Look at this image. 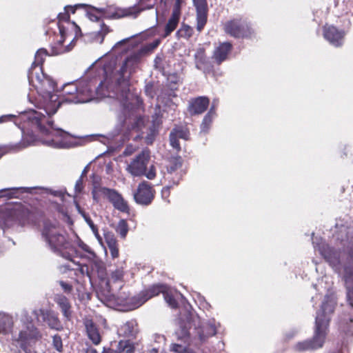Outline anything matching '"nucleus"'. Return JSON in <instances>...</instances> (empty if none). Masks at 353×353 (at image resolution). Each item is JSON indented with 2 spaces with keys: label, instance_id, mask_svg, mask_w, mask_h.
Wrapping results in <instances>:
<instances>
[{
  "label": "nucleus",
  "instance_id": "6e6d98bb",
  "mask_svg": "<svg viewBox=\"0 0 353 353\" xmlns=\"http://www.w3.org/2000/svg\"><path fill=\"white\" fill-rule=\"evenodd\" d=\"M159 42L158 41H156L155 42L150 43V45L146 46L145 47V53L147 52L150 51V50H153L154 48H155L159 45Z\"/></svg>",
  "mask_w": 353,
  "mask_h": 353
},
{
  "label": "nucleus",
  "instance_id": "a18cd8bd",
  "mask_svg": "<svg viewBox=\"0 0 353 353\" xmlns=\"http://www.w3.org/2000/svg\"><path fill=\"white\" fill-rule=\"evenodd\" d=\"M172 350L174 353H189L185 347L179 344H173Z\"/></svg>",
  "mask_w": 353,
  "mask_h": 353
},
{
  "label": "nucleus",
  "instance_id": "a211bd4d",
  "mask_svg": "<svg viewBox=\"0 0 353 353\" xmlns=\"http://www.w3.org/2000/svg\"><path fill=\"white\" fill-rule=\"evenodd\" d=\"M344 36V31L339 30L333 26L326 25L323 28L324 38L335 47H339L343 45Z\"/></svg>",
  "mask_w": 353,
  "mask_h": 353
},
{
  "label": "nucleus",
  "instance_id": "e2e57ef3",
  "mask_svg": "<svg viewBox=\"0 0 353 353\" xmlns=\"http://www.w3.org/2000/svg\"><path fill=\"white\" fill-rule=\"evenodd\" d=\"M168 191H169V188L168 187H165L163 188V194H164L165 193H168Z\"/></svg>",
  "mask_w": 353,
  "mask_h": 353
},
{
  "label": "nucleus",
  "instance_id": "5fc2aeb1",
  "mask_svg": "<svg viewBox=\"0 0 353 353\" xmlns=\"http://www.w3.org/2000/svg\"><path fill=\"white\" fill-rule=\"evenodd\" d=\"M87 15H88V18L90 19V20L92 21H97L99 18L96 14L92 13L91 12H88L87 13Z\"/></svg>",
  "mask_w": 353,
  "mask_h": 353
},
{
  "label": "nucleus",
  "instance_id": "4d7b16f0",
  "mask_svg": "<svg viewBox=\"0 0 353 353\" xmlns=\"http://www.w3.org/2000/svg\"><path fill=\"white\" fill-rule=\"evenodd\" d=\"M111 256L113 259L117 258L119 256V250L117 247L110 249Z\"/></svg>",
  "mask_w": 353,
  "mask_h": 353
},
{
  "label": "nucleus",
  "instance_id": "de8ad7c7",
  "mask_svg": "<svg viewBox=\"0 0 353 353\" xmlns=\"http://www.w3.org/2000/svg\"><path fill=\"white\" fill-rule=\"evenodd\" d=\"M59 284L65 293L69 294L72 291V286L70 284L62 281H59Z\"/></svg>",
  "mask_w": 353,
  "mask_h": 353
},
{
  "label": "nucleus",
  "instance_id": "423d86ee",
  "mask_svg": "<svg viewBox=\"0 0 353 353\" xmlns=\"http://www.w3.org/2000/svg\"><path fill=\"white\" fill-rule=\"evenodd\" d=\"M163 293L164 299L168 304L172 308L176 307L177 302L171 292H169L168 287L164 285H155L147 290L141 292L137 296L123 297L119 296L116 301L119 305H123L128 310H134L141 305L152 297Z\"/></svg>",
  "mask_w": 353,
  "mask_h": 353
},
{
  "label": "nucleus",
  "instance_id": "c756f323",
  "mask_svg": "<svg viewBox=\"0 0 353 353\" xmlns=\"http://www.w3.org/2000/svg\"><path fill=\"white\" fill-rule=\"evenodd\" d=\"M55 302L59 306L63 316L67 320H70L72 316L71 305L69 300L62 294H57L55 297Z\"/></svg>",
  "mask_w": 353,
  "mask_h": 353
},
{
  "label": "nucleus",
  "instance_id": "680f3d73",
  "mask_svg": "<svg viewBox=\"0 0 353 353\" xmlns=\"http://www.w3.org/2000/svg\"><path fill=\"white\" fill-rule=\"evenodd\" d=\"M181 3V0H176L174 8H178L180 9Z\"/></svg>",
  "mask_w": 353,
  "mask_h": 353
},
{
  "label": "nucleus",
  "instance_id": "20e7f679",
  "mask_svg": "<svg viewBox=\"0 0 353 353\" xmlns=\"http://www.w3.org/2000/svg\"><path fill=\"white\" fill-rule=\"evenodd\" d=\"M41 235L47 246L53 252L65 259H72L75 251L74 246L65 231L59 224L49 221H46Z\"/></svg>",
  "mask_w": 353,
  "mask_h": 353
},
{
  "label": "nucleus",
  "instance_id": "3c124183",
  "mask_svg": "<svg viewBox=\"0 0 353 353\" xmlns=\"http://www.w3.org/2000/svg\"><path fill=\"white\" fill-rule=\"evenodd\" d=\"M83 179L79 178L77 182H76V184H75V192L77 193H80L82 190H83Z\"/></svg>",
  "mask_w": 353,
  "mask_h": 353
},
{
  "label": "nucleus",
  "instance_id": "8fccbe9b",
  "mask_svg": "<svg viewBox=\"0 0 353 353\" xmlns=\"http://www.w3.org/2000/svg\"><path fill=\"white\" fill-rule=\"evenodd\" d=\"M347 319H343L341 323V328L343 330V332H347V333H351V332H353V331H352L351 330V327H346V325H347Z\"/></svg>",
  "mask_w": 353,
  "mask_h": 353
},
{
  "label": "nucleus",
  "instance_id": "f3484780",
  "mask_svg": "<svg viewBox=\"0 0 353 353\" xmlns=\"http://www.w3.org/2000/svg\"><path fill=\"white\" fill-rule=\"evenodd\" d=\"M100 190L101 193L108 199L110 202L112 203L114 208L122 212H129V207L127 202L117 191L107 188H101Z\"/></svg>",
  "mask_w": 353,
  "mask_h": 353
},
{
  "label": "nucleus",
  "instance_id": "c9c22d12",
  "mask_svg": "<svg viewBox=\"0 0 353 353\" xmlns=\"http://www.w3.org/2000/svg\"><path fill=\"white\" fill-rule=\"evenodd\" d=\"M195 65L198 70H203V66L206 63V58L205 56V51L203 48H199L195 54Z\"/></svg>",
  "mask_w": 353,
  "mask_h": 353
},
{
  "label": "nucleus",
  "instance_id": "f8f14e48",
  "mask_svg": "<svg viewBox=\"0 0 353 353\" xmlns=\"http://www.w3.org/2000/svg\"><path fill=\"white\" fill-rule=\"evenodd\" d=\"M329 318L325 316L321 319L319 313L316 316L315 328L313 338L308 340L312 350H316L323 347L328 332Z\"/></svg>",
  "mask_w": 353,
  "mask_h": 353
},
{
  "label": "nucleus",
  "instance_id": "774afa93",
  "mask_svg": "<svg viewBox=\"0 0 353 353\" xmlns=\"http://www.w3.org/2000/svg\"><path fill=\"white\" fill-rule=\"evenodd\" d=\"M179 178L178 177L177 181H176V182L174 181V184H177V183H178V181H179Z\"/></svg>",
  "mask_w": 353,
  "mask_h": 353
},
{
  "label": "nucleus",
  "instance_id": "473e14b6",
  "mask_svg": "<svg viewBox=\"0 0 353 353\" xmlns=\"http://www.w3.org/2000/svg\"><path fill=\"white\" fill-rule=\"evenodd\" d=\"M123 267L116 268L114 270H110V274L106 281V285L111 288V284L121 281L123 276Z\"/></svg>",
  "mask_w": 353,
  "mask_h": 353
},
{
  "label": "nucleus",
  "instance_id": "603ef678",
  "mask_svg": "<svg viewBox=\"0 0 353 353\" xmlns=\"http://www.w3.org/2000/svg\"><path fill=\"white\" fill-rule=\"evenodd\" d=\"M218 104H219L218 99H214L212 101V106L210 108V111L208 112L211 113V114H215V110H216V108L218 106Z\"/></svg>",
  "mask_w": 353,
  "mask_h": 353
},
{
  "label": "nucleus",
  "instance_id": "864d4df0",
  "mask_svg": "<svg viewBox=\"0 0 353 353\" xmlns=\"http://www.w3.org/2000/svg\"><path fill=\"white\" fill-rule=\"evenodd\" d=\"M107 243H108L109 249L117 247L116 240L113 238L108 239Z\"/></svg>",
  "mask_w": 353,
  "mask_h": 353
},
{
  "label": "nucleus",
  "instance_id": "79ce46f5",
  "mask_svg": "<svg viewBox=\"0 0 353 353\" xmlns=\"http://www.w3.org/2000/svg\"><path fill=\"white\" fill-rule=\"evenodd\" d=\"M130 38L124 39L120 41H118L112 48L114 52L117 51H125L128 49V43Z\"/></svg>",
  "mask_w": 353,
  "mask_h": 353
},
{
  "label": "nucleus",
  "instance_id": "49530a36",
  "mask_svg": "<svg viewBox=\"0 0 353 353\" xmlns=\"http://www.w3.org/2000/svg\"><path fill=\"white\" fill-rule=\"evenodd\" d=\"M181 165L179 160H174L173 163L168 168V171L170 174L175 172Z\"/></svg>",
  "mask_w": 353,
  "mask_h": 353
},
{
  "label": "nucleus",
  "instance_id": "9d476101",
  "mask_svg": "<svg viewBox=\"0 0 353 353\" xmlns=\"http://www.w3.org/2000/svg\"><path fill=\"white\" fill-rule=\"evenodd\" d=\"M59 39L52 45L51 50L49 53L50 56H57L70 52L74 46V37H72V35L68 33V29L63 26L59 24Z\"/></svg>",
  "mask_w": 353,
  "mask_h": 353
},
{
  "label": "nucleus",
  "instance_id": "7c9ffc66",
  "mask_svg": "<svg viewBox=\"0 0 353 353\" xmlns=\"http://www.w3.org/2000/svg\"><path fill=\"white\" fill-rule=\"evenodd\" d=\"M13 318L10 315L0 312V333L7 334L10 332L13 326Z\"/></svg>",
  "mask_w": 353,
  "mask_h": 353
},
{
  "label": "nucleus",
  "instance_id": "72a5a7b5",
  "mask_svg": "<svg viewBox=\"0 0 353 353\" xmlns=\"http://www.w3.org/2000/svg\"><path fill=\"white\" fill-rule=\"evenodd\" d=\"M47 55H49V53L47 52L46 50L43 48L38 50L35 54L34 61L32 63L31 68L29 71H37L38 68H41V66L43 63L44 58Z\"/></svg>",
  "mask_w": 353,
  "mask_h": 353
},
{
  "label": "nucleus",
  "instance_id": "0eeeda50",
  "mask_svg": "<svg viewBox=\"0 0 353 353\" xmlns=\"http://www.w3.org/2000/svg\"><path fill=\"white\" fill-rule=\"evenodd\" d=\"M19 333L14 335L15 340L23 351V353H36L32 350L31 345L40 337L39 332L34 327L31 316L26 311H23L20 315Z\"/></svg>",
  "mask_w": 353,
  "mask_h": 353
},
{
  "label": "nucleus",
  "instance_id": "dca6fc26",
  "mask_svg": "<svg viewBox=\"0 0 353 353\" xmlns=\"http://www.w3.org/2000/svg\"><path fill=\"white\" fill-rule=\"evenodd\" d=\"M154 196V190L150 183L143 182L134 194V199L138 204L148 205L151 203Z\"/></svg>",
  "mask_w": 353,
  "mask_h": 353
},
{
  "label": "nucleus",
  "instance_id": "e433bc0d",
  "mask_svg": "<svg viewBox=\"0 0 353 353\" xmlns=\"http://www.w3.org/2000/svg\"><path fill=\"white\" fill-rule=\"evenodd\" d=\"M85 5L84 4H77L74 7L68 6L65 7V12L63 13H59L58 14V18L59 21H68L70 19L69 12L72 13H74L75 9L79 7H84Z\"/></svg>",
  "mask_w": 353,
  "mask_h": 353
},
{
  "label": "nucleus",
  "instance_id": "338daca9",
  "mask_svg": "<svg viewBox=\"0 0 353 353\" xmlns=\"http://www.w3.org/2000/svg\"><path fill=\"white\" fill-rule=\"evenodd\" d=\"M349 321H350V323H353V319H349Z\"/></svg>",
  "mask_w": 353,
  "mask_h": 353
},
{
  "label": "nucleus",
  "instance_id": "13d9d810",
  "mask_svg": "<svg viewBox=\"0 0 353 353\" xmlns=\"http://www.w3.org/2000/svg\"><path fill=\"white\" fill-rule=\"evenodd\" d=\"M85 353H98V352L96 349H94L92 347H89L86 349Z\"/></svg>",
  "mask_w": 353,
  "mask_h": 353
},
{
  "label": "nucleus",
  "instance_id": "39448f33",
  "mask_svg": "<svg viewBox=\"0 0 353 353\" xmlns=\"http://www.w3.org/2000/svg\"><path fill=\"white\" fill-rule=\"evenodd\" d=\"M97 79L95 78L89 81L83 79L77 82L66 83L62 89L63 99L62 101H59L61 103L65 101L70 103H79L90 101L95 94L99 97H108V96H101L97 92L98 88H101V91H106L103 82L101 81L97 87Z\"/></svg>",
  "mask_w": 353,
  "mask_h": 353
},
{
  "label": "nucleus",
  "instance_id": "052dcab7",
  "mask_svg": "<svg viewBox=\"0 0 353 353\" xmlns=\"http://www.w3.org/2000/svg\"><path fill=\"white\" fill-rule=\"evenodd\" d=\"M87 172H88V168H87V167H85V168H84V170H83V172H82V173H81V175L80 178L83 179L86 176Z\"/></svg>",
  "mask_w": 353,
  "mask_h": 353
},
{
  "label": "nucleus",
  "instance_id": "0e129e2a",
  "mask_svg": "<svg viewBox=\"0 0 353 353\" xmlns=\"http://www.w3.org/2000/svg\"><path fill=\"white\" fill-rule=\"evenodd\" d=\"M150 353H157V351L155 349H153Z\"/></svg>",
  "mask_w": 353,
  "mask_h": 353
},
{
  "label": "nucleus",
  "instance_id": "bf43d9fd",
  "mask_svg": "<svg viewBox=\"0 0 353 353\" xmlns=\"http://www.w3.org/2000/svg\"><path fill=\"white\" fill-rule=\"evenodd\" d=\"M81 272L83 274H84V272H86L87 275L88 276H90V274H89L88 266H82L81 268Z\"/></svg>",
  "mask_w": 353,
  "mask_h": 353
},
{
  "label": "nucleus",
  "instance_id": "ea45409f",
  "mask_svg": "<svg viewBox=\"0 0 353 353\" xmlns=\"http://www.w3.org/2000/svg\"><path fill=\"white\" fill-rule=\"evenodd\" d=\"M117 232L121 236V238H125L128 232V227L124 220H121L116 229Z\"/></svg>",
  "mask_w": 353,
  "mask_h": 353
},
{
  "label": "nucleus",
  "instance_id": "b1692460",
  "mask_svg": "<svg viewBox=\"0 0 353 353\" xmlns=\"http://www.w3.org/2000/svg\"><path fill=\"white\" fill-rule=\"evenodd\" d=\"M84 325L88 338L94 345H99L101 343V336L95 323L92 320L86 319L84 321Z\"/></svg>",
  "mask_w": 353,
  "mask_h": 353
},
{
  "label": "nucleus",
  "instance_id": "9b49d317",
  "mask_svg": "<svg viewBox=\"0 0 353 353\" xmlns=\"http://www.w3.org/2000/svg\"><path fill=\"white\" fill-rule=\"evenodd\" d=\"M12 118L15 119L14 122L17 125H20L22 123H26L27 121L28 123L37 125L42 132H45V129L42 128V123L46 118L39 112L33 110H28L21 112L18 116L14 114L3 115L0 117V123L6 121L8 119Z\"/></svg>",
  "mask_w": 353,
  "mask_h": 353
},
{
  "label": "nucleus",
  "instance_id": "a19ab883",
  "mask_svg": "<svg viewBox=\"0 0 353 353\" xmlns=\"http://www.w3.org/2000/svg\"><path fill=\"white\" fill-rule=\"evenodd\" d=\"M294 349L296 352H299L307 350H313L311 344H310L308 340L297 343L294 345Z\"/></svg>",
  "mask_w": 353,
  "mask_h": 353
},
{
  "label": "nucleus",
  "instance_id": "6ab92c4d",
  "mask_svg": "<svg viewBox=\"0 0 353 353\" xmlns=\"http://www.w3.org/2000/svg\"><path fill=\"white\" fill-rule=\"evenodd\" d=\"M196 10V29L201 31L207 22L208 4L206 0H192Z\"/></svg>",
  "mask_w": 353,
  "mask_h": 353
},
{
  "label": "nucleus",
  "instance_id": "5701e85b",
  "mask_svg": "<svg viewBox=\"0 0 353 353\" xmlns=\"http://www.w3.org/2000/svg\"><path fill=\"white\" fill-rule=\"evenodd\" d=\"M232 44L229 42H223L220 43L215 48L212 58L218 63L221 64L227 59L228 54L231 52Z\"/></svg>",
  "mask_w": 353,
  "mask_h": 353
},
{
  "label": "nucleus",
  "instance_id": "ddd939ff",
  "mask_svg": "<svg viewBox=\"0 0 353 353\" xmlns=\"http://www.w3.org/2000/svg\"><path fill=\"white\" fill-rule=\"evenodd\" d=\"M224 30L235 38L250 37L253 32L248 23L242 19H234L226 22Z\"/></svg>",
  "mask_w": 353,
  "mask_h": 353
},
{
  "label": "nucleus",
  "instance_id": "6e6552de",
  "mask_svg": "<svg viewBox=\"0 0 353 353\" xmlns=\"http://www.w3.org/2000/svg\"><path fill=\"white\" fill-rule=\"evenodd\" d=\"M150 160V152L148 149L143 150L128 165L126 170L133 176H145L148 179H154L156 176V168L150 165L147 170Z\"/></svg>",
  "mask_w": 353,
  "mask_h": 353
},
{
  "label": "nucleus",
  "instance_id": "4be33fe9",
  "mask_svg": "<svg viewBox=\"0 0 353 353\" xmlns=\"http://www.w3.org/2000/svg\"><path fill=\"white\" fill-rule=\"evenodd\" d=\"M188 137L189 131L186 128L180 126L176 127L171 131L170 134V145L173 148L179 150L181 148L178 139L180 138L184 140H188Z\"/></svg>",
  "mask_w": 353,
  "mask_h": 353
},
{
  "label": "nucleus",
  "instance_id": "c03bdc74",
  "mask_svg": "<svg viewBox=\"0 0 353 353\" xmlns=\"http://www.w3.org/2000/svg\"><path fill=\"white\" fill-rule=\"evenodd\" d=\"M85 221L86 223L88 224V225L90 226V228H91L92 232L94 233V236L98 239H99L100 238V236L99 234V232H98V229L97 228V226L94 224V223L92 222V221L90 219V218L89 217H85Z\"/></svg>",
  "mask_w": 353,
  "mask_h": 353
},
{
  "label": "nucleus",
  "instance_id": "bb28decb",
  "mask_svg": "<svg viewBox=\"0 0 353 353\" xmlns=\"http://www.w3.org/2000/svg\"><path fill=\"white\" fill-rule=\"evenodd\" d=\"M137 333V324L135 321H127L117 330V334L123 337H134Z\"/></svg>",
  "mask_w": 353,
  "mask_h": 353
},
{
  "label": "nucleus",
  "instance_id": "69168bd1",
  "mask_svg": "<svg viewBox=\"0 0 353 353\" xmlns=\"http://www.w3.org/2000/svg\"><path fill=\"white\" fill-rule=\"evenodd\" d=\"M94 192H95V190H93V191H92L93 197H94V199H95L96 198H95V193H94Z\"/></svg>",
  "mask_w": 353,
  "mask_h": 353
},
{
  "label": "nucleus",
  "instance_id": "58836bf2",
  "mask_svg": "<svg viewBox=\"0 0 353 353\" xmlns=\"http://www.w3.org/2000/svg\"><path fill=\"white\" fill-rule=\"evenodd\" d=\"M192 34V29L187 26V25H182L180 29L176 32V36L179 37L183 38H189Z\"/></svg>",
  "mask_w": 353,
  "mask_h": 353
},
{
  "label": "nucleus",
  "instance_id": "f03ea898",
  "mask_svg": "<svg viewBox=\"0 0 353 353\" xmlns=\"http://www.w3.org/2000/svg\"><path fill=\"white\" fill-rule=\"evenodd\" d=\"M28 81L37 91L39 95L41 97L42 101L40 102L39 108L43 109L46 115L41 112H39L46 118L42 123V128L45 132L35 124H32L26 121V123L31 127L37 128L44 136L41 139L43 144L54 148H69L74 146L71 140V136L67 132L54 125L52 121L50 119L51 115L56 113L61 105L59 101V96L54 93L55 90V83L48 76L45 74L42 68H38L37 71L28 72Z\"/></svg>",
  "mask_w": 353,
  "mask_h": 353
},
{
  "label": "nucleus",
  "instance_id": "a878e982",
  "mask_svg": "<svg viewBox=\"0 0 353 353\" xmlns=\"http://www.w3.org/2000/svg\"><path fill=\"white\" fill-rule=\"evenodd\" d=\"M181 11L178 8H174L172 14L165 26L163 37L169 36L177 27L180 19Z\"/></svg>",
  "mask_w": 353,
  "mask_h": 353
},
{
  "label": "nucleus",
  "instance_id": "f257e3e1",
  "mask_svg": "<svg viewBox=\"0 0 353 353\" xmlns=\"http://www.w3.org/2000/svg\"><path fill=\"white\" fill-rule=\"evenodd\" d=\"M145 55V46L128 57L121 65H117L114 59L103 65L105 75L103 84L106 91L98 88L97 92L117 100L121 105L118 115V134L127 136L132 130L140 131L145 125V118L139 115L137 110L141 101L137 94L130 92L129 79L135 71L141 59Z\"/></svg>",
  "mask_w": 353,
  "mask_h": 353
},
{
  "label": "nucleus",
  "instance_id": "1a4fd4ad",
  "mask_svg": "<svg viewBox=\"0 0 353 353\" xmlns=\"http://www.w3.org/2000/svg\"><path fill=\"white\" fill-rule=\"evenodd\" d=\"M28 216V210L21 205L8 208L0 212V226L5 230L15 225H23L27 222Z\"/></svg>",
  "mask_w": 353,
  "mask_h": 353
},
{
  "label": "nucleus",
  "instance_id": "2eb2a0df",
  "mask_svg": "<svg viewBox=\"0 0 353 353\" xmlns=\"http://www.w3.org/2000/svg\"><path fill=\"white\" fill-rule=\"evenodd\" d=\"M18 126L21 130L23 133L21 141L15 144H10L4 148H0V158L7 152H17L31 145H33L36 141V139L34 134H25V129L28 128L30 126L29 125H28L26 123H23L20 125H18Z\"/></svg>",
  "mask_w": 353,
  "mask_h": 353
},
{
  "label": "nucleus",
  "instance_id": "f704fd0d",
  "mask_svg": "<svg viewBox=\"0 0 353 353\" xmlns=\"http://www.w3.org/2000/svg\"><path fill=\"white\" fill-rule=\"evenodd\" d=\"M92 271L93 273H97L100 280L106 282L108 277L107 276L106 270L103 263L94 261L92 265Z\"/></svg>",
  "mask_w": 353,
  "mask_h": 353
},
{
  "label": "nucleus",
  "instance_id": "09e8293b",
  "mask_svg": "<svg viewBox=\"0 0 353 353\" xmlns=\"http://www.w3.org/2000/svg\"><path fill=\"white\" fill-rule=\"evenodd\" d=\"M190 330H187L185 328L181 330V335H179V337H182L185 339V342L189 341L190 340Z\"/></svg>",
  "mask_w": 353,
  "mask_h": 353
},
{
  "label": "nucleus",
  "instance_id": "4c0bfd02",
  "mask_svg": "<svg viewBox=\"0 0 353 353\" xmlns=\"http://www.w3.org/2000/svg\"><path fill=\"white\" fill-rule=\"evenodd\" d=\"M215 114H211V113H208L203 121H202V123L201 125V132H204V133H206L208 132V130L210 129V127L211 125V123H212V118L214 116Z\"/></svg>",
  "mask_w": 353,
  "mask_h": 353
},
{
  "label": "nucleus",
  "instance_id": "37998d69",
  "mask_svg": "<svg viewBox=\"0 0 353 353\" xmlns=\"http://www.w3.org/2000/svg\"><path fill=\"white\" fill-rule=\"evenodd\" d=\"M52 344L54 347L58 351V352H62L63 350V343H62V339L60 336L59 335H54L52 338Z\"/></svg>",
  "mask_w": 353,
  "mask_h": 353
},
{
  "label": "nucleus",
  "instance_id": "412c9836",
  "mask_svg": "<svg viewBox=\"0 0 353 353\" xmlns=\"http://www.w3.org/2000/svg\"><path fill=\"white\" fill-rule=\"evenodd\" d=\"M336 303V297L334 294L326 295L316 316L320 313L321 319H325V317L327 316L329 318L330 321V314L334 312Z\"/></svg>",
  "mask_w": 353,
  "mask_h": 353
},
{
  "label": "nucleus",
  "instance_id": "2f4dec72",
  "mask_svg": "<svg viewBox=\"0 0 353 353\" xmlns=\"http://www.w3.org/2000/svg\"><path fill=\"white\" fill-rule=\"evenodd\" d=\"M75 239L74 242L72 243L74 246H77L79 249H81L85 254H81V257H88L90 259L95 257V254L93 250L84 242H83L77 235H75ZM76 249V247H74ZM78 251L75 250L74 253H77Z\"/></svg>",
  "mask_w": 353,
  "mask_h": 353
},
{
  "label": "nucleus",
  "instance_id": "cd10ccee",
  "mask_svg": "<svg viewBox=\"0 0 353 353\" xmlns=\"http://www.w3.org/2000/svg\"><path fill=\"white\" fill-rule=\"evenodd\" d=\"M110 32L109 27L103 23L101 29L97 32H92L85 35V40L92 43L101 44L103 43L105 35Z\"/></svg>",
  "mask_w": 353,
  "mask_h": 353
},
{
  "label": "nucleus",
  "instance_id": "393cba45",
  "mask_svg": "<svg viewBox=\"0 0 353 353\" xmlns=\"http://www.w3.org/2000/svg\"><path fill=\"white\" fill-rule=\"evenodd\" d=\"M209 105V99L205 97H199L193 100L190 105L189 111L192 114L203 113Z\"/></svg>",
  "mask_w": 353,
  "mask_h": 353
},
{
  "label": "nucleus",
  "instance_id": "4468645a",
  "mask_svg": "<svg viewBox=\"0 0 353 353\" xmlns=\"http://www.w3.org/2000/svg\"><path fill=\"white\" fill-rule=\"evenodd\" d=\"M95 10L98 13L108 19H119L125 17L136 18L141 11V10L135 7L120 8L114 6H108Z\"/></svg>",
  "mask_w": 353,
  "mask_h": 353
},
{
  "label": "nucleus",
  "instance_id": "aec40b11",
  "mask_svg": "<svg viewBox=\"0 0 353 353\" xmlns=\"http://www.w3.org/2000/svg\"><path fill=\"white\" fill-rule=\"evenodd\" d=\"M198 339L204 341L207 338L214 336L216 333V323L214 319L202 322L201 325L195 327Z\"/></svg>",
  "mask_w": 353,
  "mask_h": 353
},
{
  "label": "nucleus",
  "instance_id": "7ed1b4c3",
  "mask_svg": "<svg viewBox=\"0 0 353 353\" xmlns=\"http://www.w3.org/2000/svg\"><path fill=\"white\" fill-rule=\"evenodd\" d=\"M314 247L330 264V265L342 276L347 291V299L353 306V238L345 244L344 254L347 255V261L341 265V254L339 252L325 243H317L313 241Z\"/></svg>",
  "mask_w": 353,
  "mask_h": 353
},
{
  "label": "nucleus",
  "instance_id": "c85d7f7f",
  "mask_svg": "<svg viewBox=\"0 0 353 353\" xmlns=\"http://www.w3.org/2000/svg\"><path fill=\"white\" fill-rule=\"evenodd\" d=\"M39 313L43 317V321L52 329L59 330L62 328V325L57 316L52 312L39 310Z\"/></svg>",
  "mask_w": 353,
  "mask_h": 353
}]
</instances>
